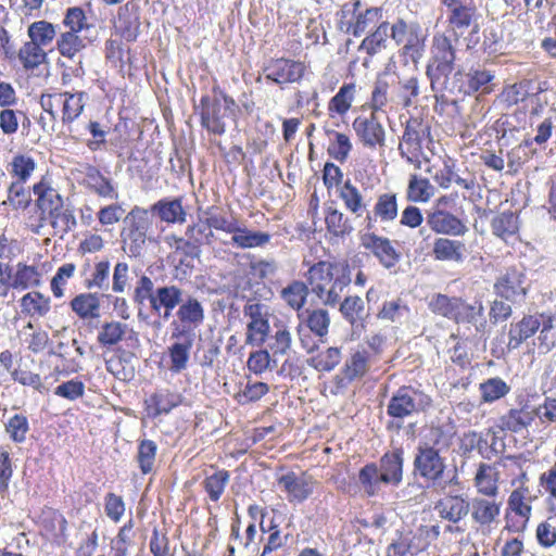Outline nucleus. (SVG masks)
Returning <instances> with one entry per match:
<instances>
[{"instance_id":"nucleus-1","label":"nucleus","mask_w":556,"mask_h":556,"mask_svg":"<svg viewBox=\"0 0 556 556\" xmlns=\"http://www.w3.org/2000/svg\"><path fill=\"white\" fill-rule=\"evenodd\" d=\"M214 230L230 235V243L242 250L263 248L271 239L268 232L241 226L236 216L228 217L218 206H208L204 212V219L188 225L185 236L191 239L198 250H201L202 245H213L216 242Z\"/></svg>"},{"instance_id":"nucleus-2","label":"nucleus","mask_w":556,"mask_h":556,"mask_svg":"<svg viewBox=\"0 0 556 556\" xmlns=\"http://www.w3.org/2000/svg\"><path fill=\"white\" fill-rule=\"evenodd\" d=\"M305 277L313 294L325 305L336 306L352 282V267L348 260L318 261L308 267Z\"/></svg>"},{"instance_id":"nucleus-3","label":"nucleus","mask_w":556,"mask_h":556,"mask_svg":"<svg viewBox=\"0 0 556 556\" xmlns=\"http://www.w3.org/2000/svg\"><path fill=\"white\" fill-rule=\"evenodd\" d=\"M432 404L431 396L424 391L412 386L400 387L392 394L387 406V415L391 418L387 429L400 430L405 418L426 413Z\"/></svg>"},{"instance_id":"nucleus-4","label":"nucleus","mask_w":556,"mask_h":556,"mask_svg":"<svg viewBox=\"0 0 556 556\" xmlns=\"http://www.w3.org/2000/svg\"><path fill=\"white\" fill-rule=\"evenodd\" d=\"M184 291L176 285H167L154 288L152 279L141 276L134 291V301L138 304L149 302L151 312L161 315L164 319L172 316L173 311L181 303Z\"/></svg>"},{"instance_id":"nucleus-5","label":"nucleus","mask_w":556,"mask_h":556,"mask_svg":"<svg viewBox=\"0 0 556 556\" xmlns=\"http://www.w3.org/2000/svg\"><path fill=\"white\" fill-rule=\"evenodd\" d=\"M494 79V72L482 66H471L468 70L458 68L451 78L444 80L440 91L463 98L476 93L485 96L493 91Z\"/></svg>"},{"instance_id":"nucleus-6","label":"nucleus","mask_w":556,"mask_h":556,"mask_svg":"<svg viewBox=\"0 0 556 556\" xmlns=\"http://www.w3.org/2000/svg\"><path fill=\"white\" fill-rule=\"evenodd\" d=\"M453 41L446 33H435L432 37L426 75L433 92L438 91L441 79L446 80L454 71L457 56Z\"/></svg>"},{"instance_id":"nucleus-7","label":"nucleus","mask_w":556,"mask_h":556,"mask_svg":"<svg viewBox=\"0 0 556 556\" xmlns=\"http://www.w3.org/2000/svg\"><path fill=\"white\" fill-rule=\"evenodd\" d=\"M428 307L437 316L464 325L476 323L484 313V306L480 300L468 303L462 296H450L443 293H434Z\"/></svg>"},{"instance_id":"nucleus-8","label":"nucleus","mask_w":556,"mask_h":556,"mask_svg":"<svg viewBox=\"0 0 556 556\" xmlns=\"http://www.w3.org/2000/svg\"><path fill=\"white\" fill-rule=\"evenodd\" d=\"M434 112L456 136L462 138L470 137L472 135V130L482 122V117L475 112V106L470 114L464 115L460 101L447 98L443 91L440 93L437 92L434 94Z\"/></svg>"},{"instance_id":"nucleus-9","label":"nucleus","mask_w":556,"mask_h":556,"mask_svg":"<svg viewBox=\"0 0 556 556\" xmlns=\"http://www.w3.org/2000/svg\"><path fill=\"white\" fill-rule=\"evenodd\" d=\"M361 1L344 3L337 13L338 29L346 35L361 37L377 27L382 20V10L371 7L359 11Z\"/></svg>"},{"instance_id":"nucleus-10","label":"nucleus","mask_w":556,"mask_h":556,"mask_svg":"<svg viewBox=\"0 0 556 556\" xmlns=\"http://www.w3.org/2000/svg\"><path fill=\"white\" fill-rule=\"evenodd\" d=\"M445 9L447 30L457 42L466 33L477 34L481 14L475 0H440Z\"/></svg>"},{"instance_id":"nucleus-11","label":"nucleus","mask_w":556,"mask_h":556,"mask_svg":"<svg viewBox=\"0 0 556 556\" xmlns=\"http://www.w3.org/2000/svg\"><path fill=\"white\" fill-rule=\"evenodd\" d=\"M298 336L301 346L312 353L318 349L319 343H325L330 328V314L326 308H307L298 314Z\"/></svg>"},{"instance_id":"nucleus-12","label":"nucleus","mask_w":556,"mask_h":556,"mask_svg":"<svg viewBox=\"0 0 556 556\" xmlns=\"http://www.w3.org/2000/svg\"><path fill=\"white\" fill-rule=\"evenodd\" d=\"M431 136V127L427 121L420 116H410L399 143V153L403 160L413 165L416 169L421 168V157L424 154L422 143Z\"/></svg>"},{"instance_id":"nucleus-13","label":"nucleus","mask_w":556,"mask_h":556,"mask_svg":"<svg viewBox=\"0 0 556 556\" xmlns=\"http://www.w3.org/2000/svg\"><path fill=\"white\" fill-rule=\"evenodd\" d=\"M556 320V315L551 311L535 314H525L520 319L509 324L507 332L508 350H517L540 330L541 334L548 332Z\"/></svg>"},{"instance_id":"nucleus-14","label":"nucleus","mask_w":556,"mask_h":556,"mask_svg":"<svg viewBox=\"0 0 556 556\" xmlns=\"http://www.w3.org/2000/svg\"><path fill=\"white\" fill-rule=\"evenodd\" d=\"M534 395L520 392L516 395V406L510 407L498 419L496 427L503 432L521 433L527 430L539 415L540 408L532 404Z\"/></svg>"},{"instance_id":"nucleus-15","label":"nucleus","mask_w":556,"mask_h":556,"mask_svg":"<svg viewBox=\"0 0 556 556\" xmlns=\"http://www.w3.org/2000/svg\"><path fill=\"white\" fill-rule=\"evenodd\" d=\"M535 500L536 496L531 495L530 489H514L507 500L505 529L514 533L523 532L532 516V503Z\"/></svg>"},{"instance_id":"nucleus-16","label":"nucleus","mask_w":556,"mask_h":556,"mask_svg":"<svg viewBox=\"0 0 556 556\" xmlns=\"http://www.w3.org/2000/svg\"><path fill=\"white\" fill-rule=\"evenodd\" d=\"M243 315L248 318L245 327V345L261 348L269 337L270 325L264 304L248 301L243 306Z\"/></svg>"},{"instance_id":"nucleus-17","label":"nucleus","mask_w":556,"mask_h":556,"mask_svg":"<svg viewBox=\"0 0 556 556\" xmlns=\"http://www.w3.org/2000/svg\"><path fill=\"white\" fill-rule=\"evenodd\" d=\"M267 81L276 85L300 83L307 72L305 62L289 58H271L263 67Z\"/></svg>"},{"instance_id":"nucleus-18","label":"nucleus","mask_w":556,"mask_h":556,"mask_svg":"<svg viewBox=\"0 0 556 556\" xmlns=\"http://www.w3.org/2000/svg\"><path fill=\"white\" fill-rule=\"evenodd\" d=\"M413 465L415 475L428 485L439 483L446 470L445 459L433 446H418Z\"/></svg>"},{"instance_id":"nucleus-19","label":"nucleus","mask_w":556,"mask_h":556,"mask_svg":"<svg viewBox=\"0 0 556 556\" xmlns=\"http://www.w3.org/2000/svg\"><path fill=\"white\" fill-rule=\"evenodd\" d=\"M276 481L290 504H302L307 501L313 495L316 485V480L307 471L296 473L289 470L278 476Z\"/></svg>"},{"instance_id":"nucleus-20","label":"nucleus","mask_w":556,"mask_h":556,"mask_svg":"<svg viewBox=\"0 0 556 556\" xmlns=\"http://www.w3.org/2000/svg\"><path fill=\"white\" fill-rule=\"evenodd\" d=\"M352 129L364 148L375 150L386 144V129L375 113L356 116L352 122Z\"/></svg>"},{"instance_id":"nucleus-21","label":"nucleus","mask_w":556,"mask_h":556,"mask_svg":"<svg viewBox=\"0 0 556 556\" xmlns=\"http://www.w3.org/2000/svg\"><path fill=\"white\" fill-rule=\"evenodd\" d=\"M176 316L177 320L170 324L172 337L194 336V329L204 320V308L197 298L189 295L178 305Z\"/></svg>"},{"instance_id":"nucleus-22","label":"nucleus","mask_w":556,"mask_h":556,"mask_svg":"<svg viewBox=\"0 0 556 556\" xmlns=\"http://www.w3.org/2000/svg\"><path fill=\"white\" fill-rule=\"evenodd\" d=\"M502 503L496 498L475 497L470 503V515L472 522L477 526V530L483 534L490 533L498 522Z\"/></svg>"},{"instance_id":"nucleus-23","label":"nucleus","mask_w":556,"mask_h":556,"mask_svg":"<svg viewBox=\"0 0 556 556\" xmlns=\"http://www.w3.org/2000/svg\"><path fill=\"white\" fill-rule=\"evenodd\" d=\"M430 174L433 182L441 189H450L453 185H457L465 190L475 188L473 178H463L457 174L456 161L450 156L442 159L441 165L433 164L426 170Z\"/></svg>"},{"instance_id":"nucleus-24","label":"nucleus","mask_w":556,"mask_h":556,"mask_svg":"<svg viewBox=\"0 0 556 556\" xmlns=\"http://www.w3.org/2000/svg\"><path fill=\"white\" fill-rule=\"evenodd\" d=\"M125 240L129 241L130 250L139 251L146 244L147 233L152 220L146 208L135 206L125 218Z\"/></svg>"},{"instance_id":"nucleus-25","label":"nucleus","mask_w":556,"mask_h":556,"mask_svg":"<svg viewBox=\"0 0 556 556\" xmlns=\"http://www.w3.org/2000/svg\"><path fill=\"white\" fill-rule=\"evenodd\" d=\"M359 240L361 245L372 253L383 267L392 268L399 263L401 254L389 238L378 236L375 232H366L361 235Z\"/></svg>"},{"instance_id":"nucleus-26","label":"nucleus","mask_w":556,"mask_h":556,"mask_svg":"<svg viewBox=\"0 0 556 556\" xmlns=\"http://www.w3.org/2000/svg\"><path fill=\"white\" fill-rule=\"evenodd\" d=\"M182 395L169 389H159L143 401V413L149 419L169 414L182 404Z\"/></svg>"},{"instance_id":"nucleus-27","label":"nucleus","mask_w":556,"mask_h":556,"mask_svg":"<svg viewBox=\"0 0 556 556\" xmlns=\"http://www.w3.org/2000/svg\"><path fill=\"white\" fill-rule=\"evenodd\" d=\"M526 275L516 267H508L495 280L493 289L497 296L509 302H515L518 298L523 299L527 289L523 287Z\"/></svg>"},{"instance_id":"nucleus-28","label":"nucleus","mask_w":556,"mask_h":556,"mask_svg":"<svg viewBox=\"0 0 556 556\" xmlns=\"http://www.w3.org/2000/svg\"><path fill=\"white\" fill-rule=\"evenodd\" d=\"M80 184L90 192L97 194L101 199L116 201L119 193L114 181L106 177L100 168L93 165H86L84 169V178Z\"/></svg>"},{"instance_id":"nucleus-29","label":"nucleus","mask_w":556,"mask_h":556,"mask_svg":"<svg viewBox=\"0 0 556 556\" xmlns=\"http://www.w3.org/2000/svg\"><path fill=\"white\" fill-rule=\"evenodd\" d=\"M500 467L498 460L493 464L481 462L477 465L472 482L479 495L489 498H496L498 496L501 480Z\"/></svg>"},{"instance_id":"nucleus-30","label":"nucleus","mask_w":556,"mask_h":556,"mask_svg":"<svg viewBox=\"0 0 556 556\" xmlns=\"http://www.w3.org/2000/svg\"><path fill=\"white\" fill-rule=\"evenodd\" d=\"M542 89L531 79L506 85L500 93V100L506 108H511L527 101L539 103Z\"/></svg>"},{"instance_id":"nucleus-31","label":"nucleus","mask_w":556,"mask_h":556,"mask_svg":"<svg viewBox=\"0 0 556 556\" xmlns=\"http://www.w3.org/2000/svg\"><path fill=\"white\" fill-rule=\"evenodd\" d=\"M67 520L59 510L45 508L40 515V535L47 541L62 545L66 542Z\"/></svg>"},{"instance_id":"nucleus-32","label":"nucleus","mask_w":556,"mask_h":556,"mask_svg":"<svg viewBox=\"0 0 556 556\" xmlns=\"http://www.w3.org/2000/svg\"><path fill=\"white\" fill-rule=\"evenodd\" d=\"M427 223L438 235L460 237L468 231V227L458 216L442 208L433 210L428 214Z\"/></svg>"},{"instance_id":"nucleus-33","label":"nucleus","mask_w":556,"mask_h":556,"mask_svg":"<svg viewBox=\"0 0 556 556\" xmlns=\"http://www.w3.org/2000/svg\"><path fill=\"white\" fill-rule=\"evenodd\" d=\"M439 517L451 523L462 521L470 510V502L464 494H445L434 504Z\"/></svg>"},{"instance_id":"nucleus-34","label":"nucleus","mask_w":556,"mask_h":556,"mask_svg":"<svg viewBox=\"0 0 556 556\" xmlns=\"http://www.w3.org/2000/svg\"><path fill=\"white\" fill-rule=\"evenodd\" d=\"M63 206V199L59 191L53 188L47 177H42L37 184V208L40 211L39 224L42 227L53 212L60 211Z\"/></svg>"},{"instance_id":"nucleus-35","label":"nucleus","mask_w":556,"mask_h":556,"mask_svg":"<svg viewBox=\"0 0 556 556\" xmlns=\"http://www.w3.org/2000/svg\"><path fill=\"white\" fill-rule=\"evenodd\" d=\"M404 451L395 447L386 452L379 459L378 468L383 484L397 486L403 480Z\"/></svg>"},{"instance_id":"nucleus-36","label":"nucleus","mask_w":556,"mask_h":556,"mask_svg":"<svg viewBox=\"0 0 556 556\" xmlns=\"http://www.w3.org/2000/svg\"><path fill=\"white\" fill-rule=\"evenodd\" d=\"M399 215L397 194L393 191L380 193L372 206L370 213L367 214L366 220L368 228L372 223L390 224L393 223Z\"/></svg>"},{"instance_id":"nucleus-37","label":"nucleus","mask_w":556,"mask_h":556,"mask_svg":"<svg viewBox=\"0 0 556 556\" xmlns=\"http://www.w3.org/2000/svg\"><path fill=\"white\" fill-rule=\"evenodd\" d=\"M139 7L132 1L126 2L118 9L115 28L127 41H135L140 30Z\"/></svg>"},{"instance_id":"nucleus-38","label":"nucleus","mask_w":556,"mask_h":556,"mask_svg":"<svg viewBox=\"0 0 556 556\" xmlns=\"http://www.w3.org/2000/svg\"><path fill=\"white\" fill-rule=\"evenodd\" d=\"M199 110L201 126L203 128L214 135H223L226 131L219 100H213L208 96H203L200 99Z\"/></svg>"},{"instance_id":"nucleus-39","label":"nucleus","mask_w":556,"mask_h":556,"mask_svg":"<svg viewBox=\"0 0 556 556\" xmlns=\"http://www.w3.org/2000/svg\"><path fill=\"white\" fill-rule=\"evenodd\" d=\"M357 90L355 81L343 83L337 93L328 101V115L331 118H343L352 109L357 97Z\"/></svg>"},{"instance_id":"nucleus-40","label":"nucleus","mask_w":556,"mask_h":556,"mask_svg":"<svg viewBox=\"0 0 556 556\" xmlns=\"http://www.w3.org/2000/svg\"><path fill=\"white\" fill-rule=\"evenodd\" d=\"M170 338L175 340V342H173L167 349L168 357L170 359L169 369L172 372L178 374L185 370L188 366L194 336H170Z\"/></svg>"},{"instance_id":"nucleus-41","label":"nucleus","mask_w":556,"mask_h":556,"mask_svg":"<svg viewBox=\"0 0 556 556\" xmlns=\"http://www.w3.org/2000/svg\"><path fill=\"white\" fill-rule=\"evenodd\" d=\"M431 253L435 261L462 263L465 258L466 244L460 240L439 237L433 241Z\"/></svg>"},{"instance_id":"nucleus-42","label":"nucleus","mask_w":556,"mask_h":556,"mask_svg":"<svg viewBox=\"0 0 556 556\" xmlns=\"http://www.w3.org/2000/svg\"><path fill=\"white\" fill-rule=\"evenodd\" d=\"M166 242L173 249L170 256L173 262L176 263V268L182 266L191 267L190 262L198 258L201 254V250L197 249V245L190 238L172 235L166 238Z\"/></svg>"},{"instance_id":"nucleus-43","label":"nucleus","mask_w":556,"mask_h":556,"mask_svg":"<svg viewBox=\"0 0 556 556\" xmlns=\"http://www.w3.org/2000/svg\"><path fill=\"white\" fill-rule=\"evenodd\" d=\"M151 211L167 224H184L187 217L181 198L161 199L151 206Z\"/></svg>"},{"instance_id":"nucleus-44","label":"nucleus","mask_w":556,"mask_h":556,"mask_svg":"<svg viewBox=\"0 0 556 556\" xmlns=\"http://www.w3.org/2000/svg\"><path fill=\"white\" fill-rule=\"evenodd\" d=\"M72 311L84 320L97 319L100 317V296L97 293H80L70 302Z\"/></svg>"},{"instance_id":"nucleus-45","label":"nucleus","mask_w":556,"mask_h":556,"mask_svg":"<svg viewBox=\"0 0 556 556\" xmlns=\"http://www.w3.org/2000/svg\"><path fill=\"white\" fill-rule=\"evenodd\" d=\"M519 224V216L516 213L511 211L502 212L491 220L492 233L508 242L509 239L518 236Z\"/></svg>"},{"instance_id":"nucleus-46","label":"nucleus","mask_w":556,"mask_h":556,"mask_svg":"<svg viewBox=\"0 0 556 556\" xmlns=\"http://www.w3.org/2000/svg\"><path fill=\"white\" fill-rule=\"evenodd\" d=\"M389 23L382 21L370 30L358 46V51L365 52L370 59L380 53L388 46Z\"/></svg>"},{"instance_id":"nucleus-47","label":"nucleus","mask_w":556,"mask_h":556,"mask_svg":"<svg viewBox=\"0 0 556 556\" xmlns=\"http://www.w3.org/2000/svg\"><path fill=\"white\" fill-rule=\"evenodd\" d=\"M214 472L206 475L202 481V488L208 500L217 503L225 493L226 486L230 481V472L224 468L211 466Z\"/></svg>"},{"instance_id":"nucleus-48","label":"nucleus","mask_w":556,"mask_h":556,"mask_svg":"<svg viewBox=\"0 0 556 556\" xmlns=\"http://www.w3.org/2000/svg\"><path fill=\"white\" fill-rule=\"evenodd\" d=\"M402 45L400 55L404 58L406 62L410 61L417 64L422 58L426 48V36L417 23H413V31Z\"/></svg>"},{"instance_id":"nucleus-49","label":"nucleus","mask_w":556,"mask_h":556,"mask_svg":"<svg viewBox=\"0 0 556 556\" xmlns=\"http://www.w3.org/2000/svg\"><path fill=\"white\" fill-rule=\"evenodd\" d=\"M510 389V386L501 377L488 378L480 382L478 387L480 403H495L508 395Z\"/></svg>"},{"instance_id":"nucleus-50","label":"nucleus","mask_w":556,"mask_h":556,"mask_svg":"<svg viewBox=\"0 0 556 556\" xmlns=\"http://www.w3.org/2000/svg\"><path fill=\"white\" fill-rule=\"evenodd\" d=\"M414 552L419 554L426 551L432 542L437 541L441 534V527L438 522L432 525H419L414 531L406 532Z\"/></svg>"},{"instance_id":"nucleus-51","label":"nucleus","mask_w":556,"mask_h":556,"mask_svg":"<svg viewBox=\"0 0 556 556\" xmlns=\"http://www.w3.org/2000/svg\"><path fill=\"white\" fill-rule=\"evenodd\" d=\"M307 281L292 280L280 291V298L290 308L300 312L306 304L309 293Z\"/></svg>"},{"instance_id":"nucleus-52","label":"nucleus","mask_w":556,"mask_h":556,"mask_svg":"<svg viewBox=\"0 0 556 556\" xmlns=\"http://www.w3.org/2000/svg\"><path fill=\"white\" fill-rule=\"evenodd\" d=\"M434 194L430 180L417 174H410L406 188V200L412 203H427Z\"/></svg>"},{"instance_id":"nucleus-53","label":"nucleus","mask_w":556,"mask_h":556,"mask_svg":"<svg viewBox=\"0 0 556 556\" xmlns=\"http://www.w3.org/2000/svg\"><path fill=\"white\" fill-rule=\"evenodd\" d=\"M380 477L381 473L379 471L378 464L375 462L365 464L358 470V483L368 497H374L379 494L380 485L383 484Z\"/></svg>"},{"instance_id":"nucleus-54","label":"nucleus","mask_w":556,"mask_h":556,"mask_svg":"<svg viewBox=\"0 0 556 556\" xmlns=\"http://www.w3.org/2000/svg\"><path fill=\"white\" fill-rule=\"evenodd\" d=\"M327 135L329 137L328 155L340 163H345L353 149L350 137L333 129L327 130Z\"/></svg>"},{"instance_id":"nucleus-55","label":"nucleus","mask_w":556,"mask_h":556,"mask_svg":"<svg viewBox=\"0 0 556 556\" xmlns=\"http://www.w3.org/2000/svg\"><path fill=\"white\" fill-rule=\"evenodd\" d=\"M339 198L342 200L345 210L357 217L362 216L366 211V203L363 194L350 179L340 187Z\"/></svg>"},{"instance_id":"nucleus-56","label":"nucleus","mask_w":556,"mask_h":556,"mask_svg":"<svg viewBox=\"0 0 556 556\" xmlns=\"http://www.w3.org/2000/svg\"><path fill=\"white\" fill-rule=\"evenodd\" d=\"M157 454V444L150 439H143L138 442L136 460L140 472L149 475L153 471Z\"/></svg>"},{"instance_id":"nucleus-57","label":"nucleus","mask_w":556,"mask_h":556,"mask_svg":"<svg viewBox=\"0 0 556 556\" xmlns=\"http://www.w3.org/2000/svg\"><path fill=\"white\" fill-rule=\"evenodd\" d=\"M498 465L507 471V475L513 476L511 485L518 484L517 488L530 489L528 472L523 468L525 460L521 456H506L498 460Z\"/></svg>"},{"instance_id":"nucleus-58","label":"nucleus","mask_w":556,"mask_h":556,"mask_svg":"<svg viewBox=\"0 0 556 556\" xmlns=\"http://www.w3.org/2000/svg\"><path fill=\"white\" fill-rule=\"evenodd\" d=\"M126 330V324L115 320L106 321L100 327L97 341L102 348H112L124 339Z\"/></svg>"},{"instance_id":"nucleus-59","label":"nucleus","mask_w":556,"mask_h":556,"mask_svg":"<svg viewBox=\"0 0 556 556\" xmlns=\"http://www.w3.org/2000/svg\"><path fill=\"white\" fill-rule=\"evenodd\" d=\"M325 223L327 230L336 237H344L353 230L349 218L336 207L326 210Z\"/></svg>"},{"instance_id":"nucleus-60","label":"nucleus","mask_w":556,"mask_h":556,"mask_svg":"<svg viewBox=\"0 0 556 556\" xmlns=\"http://www.w3.org/2000/svg\"><path fill=\"white\" fill-rule=\"evenodd\" d=\"M341 358V350L339 348L331 346L311 357L307 363L317 371L328 372L340 364Z\"/></svg>"},{"instance_id":"nucleus-61","label":"nucleus","mask_w":556,"mask_h":556,"mask_svg":"<svg viewBox=\"0 0 556 556\" xmlns=\"http://www.w3.org/2000/svg\"><path fill=\"white\" fill-rule=\"evenodd\" d=\"M389 90L390 84L384 78L377 77L367 102L370 113L383 111L389 102Z\"/></svg>"},{"instance_id":"nucleus-62","label":"nucleus","mask_w":556,"mask_h":556,"mask_svg":"<svg viewBox=\"0 0 556 556\" xmlns=\"http://www.w3.org/2000/svg\"><path fill=\"white\" fill-rule=\"evenodd\" d=\"M79 33L65 31L58 38L56 47L61 55L73 59L78 52L85 49L86 43Z\"/></svg>"},{"instance_id":"nucleus-63","label":"nucleus","mask_w":556,"mask_h":556,"mask_svg":"<svg viewBox=\"0 0 556 556\" xmlns=\"http://www.w3.org/2000/svg\"><path fill=\"white\" fill-rule=\"evenodd\" d=\"M339 311L348 323L355 325L363 320L365 304L361 296L349 295L341 302Z\"/></svg>"},{"instance_id":"nucleus-64","label":"nucleus","mask_w":556,"mask_h":556,"mask_svg":"<svg viewBox=\"0 0 556 556\" xmlns=\"http://www.w3.org/2000/svg\"><path fill=\"white\" fill-rule=\"evenodd\" d=\"M535 540L542 548H552L556 545V520L553 516L540 521L535 528Z\"/></svg>"}]
</instances>
